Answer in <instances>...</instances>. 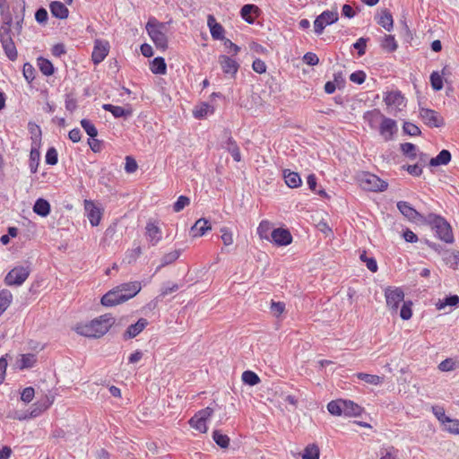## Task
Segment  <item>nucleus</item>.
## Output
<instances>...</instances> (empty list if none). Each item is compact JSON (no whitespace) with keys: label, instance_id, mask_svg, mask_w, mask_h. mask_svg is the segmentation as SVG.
I'll use <instances>...</instances> for the list:
<instances>
[{"label":"nucleus","instance_id":"f257e3e1","mask_svg":"<svg viewBox=\"0 0 459 459\" xmlns=\"http://www.w3.org/2000/svg\"><path fill=\"white\" fill-rule=\"evenodd\" d=\"M142 289L141 282L131 281L122 283L109 291L101 298V304L105 307H113L124 303L134 298Z\"/></svg>","mask_w":459,"mask_h":459},{"label":"nucleus","instance_id":"f03ea898","mask_svg":"<svg viewBox=\"0 0 459 459\" xmlns=\"http://www.w3.org/2000/svg\"><path fill=\"white\" fill-rule=\"evenodd\" d=\"M115 319L109 314L100 316L90 323L76 325L77 333L90 338H100L103 336L112 326Z\"/></svg>","mask_w":459,"mask_h":459},{"label":"nucleus","instance_id":"7ed1b4c3","mask_svg":"<svg viewBox=\"0 0 459 459\" xmlns=\"http://www.w3.org/2000/svg\"><path fill=\"white\" fill-rule=\"evenodd\" d=\"M145 29L157 48L161 50L167 49L166 23L159 22L154 17H151L145 25Z\"/></svg>","mask_w":459,"mask_h":459},{"label":"nucleus","instance_id":"20e7f679","mask_svg":"<svg viewBox=\"0 0 459 459\" xmlns=\"http://www.w3.org/2000/svg\"><path fill=\"white\" fill-rule=\"evenodd\" d=\"M426 221L432 225L436 230L437 236L446 243H452L454 236L449 223L441 216L430 213L426 218Z\"/></svg>","mask_w":459,"mask_h":459},{"label":"nucleus","instance_id":"39448f33","mask_svg":"<svg viewBox=\"0 0 459 459\" xmlns=\"http://www.w3.org/2000/svg\"><path fill=\"white\" fill-rule=\"evenodd\" d=\"M357 180L359 186L366 191L382 192L388 186L385 181L369 172H360L357 176Z\"/></svg>","mask_w":459,"mask_h":459},{"label":"nucleus","instance_id":"423d86ee","mask_svg":"<svg viewBox=\"0 0 459 459\" xmlns=\"http://www.w3.org/2000/svg\"><path fill=\"white\" fill-rule=\"evenodd\" d=\"M30 273L29 266H15L6 274L4 283L7 286H20L28 279Z\"/></svg>","mask_w":459,"mask_h":459},{"label":"nucleus","instance_id":"0eeeda50","mask_svg":"<svg viewBox=\"0 0 459 459\" xmlns=\"http://www.w3.org/2000/svg\"><path fill=\"white\" fill-rule=\"evenodd\" d=\"M213 413V410L210 407H206L198 412H196L190 420L189 425L200 431L201 433H205L207 431L206 422L211 418Z\"/></svg>","mask_w":459,"mask_h":459},{"label":"nucleus","instance_id":"6e6552de","mask_svg":"<svg viewBox=\"0 0 459 459\" xmlns=\"http://www.w3.org/2000/svg\"><path fill=\"white\" fill-rule=\"evenodd\" d=\"M338 21V12L337 10L325 11L320 15H318L314 22V29L315 32L317 35H321L324 31V29L327 25H331Z\"/></svg>","mask_w":459,"mask_h":459},{"label":"nucleus","instance_id":"1a4fd4ad","mask_svg":"<svg viewBox=\"0 0 459 459\" xmlns=\"http://www.w3.org/2000/svg\"><path fill=\"white\" fill-rule=\"evenodd\" d=\"M386 306L392 313H396L399 304L403 301L404 293L400 288L388 287L385 290Z\"/></svg>","mask_w":459,"mask_h":459},{"label":"nucleus","instance_id":"9d476101","mask_svg":"<svg viewBox=\"0 0 459 459\" xmlns=\"http://www.w3.org/2000/svg\"><path fill=\"white\" fill-rule=\"evenodd\" d=\"M420 117L429 127H440L445 124L443 117L433 109L420 108Z\"/></svg>","mask_w":459,"mask_h":459},{"label":"nucleus","instance_id":"9b49d317","mask_svg":"<svg viewBox=\"0 0 459 459\" xmlns=\"http://www.w3.org/2000/svg\"><path fill=\"white\" fill-rule=\"evenodd\" d=\"M384 101L390 109V112H398L405 107V99L400 91L387 92L384 98Z\"/></svg>","mask_w":459,"mask_h":459},{"label":"nucleus","instance_id":"f8f14e48","mask_svg":"<svg viewBox=\"0 0 459 459\" xmlns=\"http://www.w3.org/2000/svg\"><path fill=\"white\" fill-rule=\"evenodd\" d=\"M373 114L379 115L382 117L379 133L385 141H390L396 131V122L391 118L382 116L380 112L376 109L370 113V115Z\"/></svg>","mask_w":459,"mask_h":459},{"label":"nucleus","instance_id":"ddd939ff","mask_svg":"<svg viewBox=\"0 0 459 459\" xmlns=\"http://www.w3.org/2000/svg\"><path fill=\"white\" fill-rule=\"evenodd\" d=\"M109 43L107 40L96 39L91 54V59L95 65L101 63L109 52Z\"/></svg>","mask_w":459,"mask_h":459},{"label":"nucleus","instance_id":"4468645a","mask_svg":"<svg viewBox=\"0 0 459 459\" xmlns=\"http://www.w3.org/2000/svg\"><path fill=\"white\" fill-rule=\"evenodd\" d=\"M277 246H287L292 241V236L287 229L278 228L271 232V239Z\"/></svg>","mask_w":459,"mask_h":459},{"label":"nucleus","instance_id":"2eb2a0df","mask_svg":"<svg viewBox=\"0 0 459 459\" xmlns=\"http://www.w3.org/2000/svg\"><path fill=\"white\" fill-rule=\"evenodd\" d=\"M219 63L225 74L234 77L237 74L239 65L234 59L230 58L226 55H221L219 56Z\"/></svg>","mask_w":459,"mask_h":459},{"label":"nucleus","instance_id":"dca6fc26","mask_svg":"<svg viewBox=\"0 0 459 459\" xmlns=\"http://www.w3.org/2000/svg\"><path fill=\"white\" fill-rule=\"evenodd\" d=\"M397 208L401 213L411 221L415 222L422 219L421 214L411 207L408 202H398Z\"/></svg>","mask_w":459,"mask_h":459},{"label":"nucleus","instance_id":"f3484780","mask_svg":"<svg viewBox=\"0 0 459 459\" xmlns=\"http://www.w3.org/2000/svg\"><path fill=\"white\" fill-rule=\"evenodd\" d=\"M84 207L86 212H88L87 217L91 226H98L100 222L102 215L100 209L97 207L93 202L88 200L85 201Z\"/></svg>","mask_w":459,"mask_h":459},{"label":"nucleus","instance_id":"a211bd4d","mask_svg":"<svg viewBox=\"0 0 459 459\" xmlns=\"http://www.w3.org/2000/svg\"><path fill=\"white\" fill-rule=\"evenodd\" d=\"M148 325L145 318H140L135 324L130 325L123 334L125 340L137 336Z\"/></svg>","mask_w":459,"mask_h":459},{"label":"nucleus","instance_id":"6ab92c4d","mask_svg":"<svg viewBox=\"0 0 459 459\" xmlns=\"http://www.w3.org/2000/svg\"><path fill=\"white\" fill-rule=\"evenodd\" d=\"M207 25L210 29V32L213 39H224V28L216 22L213 15H208Z\"/></svg>","mask_w":459,"mask_h":459},{"label":"nucleus","instance_id":"aec40b11","mask_svg":"<svg viewBox=\"0 0 459 459\" xmlns=\"http://www.w3.org/2000/svg\"><path fill=\"white\" fill-rule=\"evenodd\" d=\"M103 109L109 111L116 118L128 117L132 115V109L130 108H126L120 106H114L112 104H104Z\"/></svg>","mask_w":459,"mask_h":459},{"label":"nucleus","instance_id":"412c9836","mask_svg":"<svg viewBox=\"0 0 459 459\" xmlns=\"http://www.w3.org/2000/svg\"><path fill=\"white\" fill-rule=\"evenodd\" d=\"M49 7L54 17L58 19H66L68 17L69 11L63 3L54 1L50 4Z\"/></svg>","mask_w":459,"mask_h":459},{"label":"nucleus","instance_id":"4be33fe9","mask_svg":"<svg viewBox=\"0 0 459 459\" xmlns=\"http://www.w3.org/2000/svg\"><path fill=\"white\" fill-rule=\"evenodd\" d=\"M211 230V225L209 221L201 218L195 221L194 226L191 228V233L193 237H201L205 234L207 230Z\"/></svg>","mask_w":459,"mask_h":459},{"label":"nucleus","instance_id":"5701e85b","mask_svg":"<svg viewBox=\"0 0 459 459\" xmlns=\"http://www.w3.org/2000/svg\"><path fill=\"white\" fill-rule=\"evenodd\" d=\"M227 140L225 142L224 148L231 154L235 161L239 162L241 160V154L238 146L232 137L226 134Z\"/></svg>","mask_w":459,"mask_h":459},{"label":"nucleus","instance_id":"b1692460","mask_svg":"<svg viewBox=\"0 0 459 459\" xmlns=\"http://www.w3.org/2000/svg\"><path fill=\"white\" fill-rule=\"evenodd\" d=\"M283 177L289 187L295 188L301 185V178L299 173L290 170H284Z\"/></svg>","mask_w":459,"mask_h":459},{"label":"nucleus","instance_id":"393cba45","mask_svg":"<svg viewBox=\"0 0 459 459\" xmlns=\"http://www.w3.org/2000/svg\"><path fill=\"white\" fill-rule=\"evenodd\" d=\"M33 212L39 216L46 217L50 212V204L47 200L39 198L34 204Z\"/></svg>","mask_w":459,"mask_h":459},{"label":"nucleus","instance_id":"a878e982","mask_svg":"<svg viewBox=\"0 0 459 459\" xmlns=\"http://www.w3.org/2000/svg\"><path fill=\"white\" fill-rule=\"evenodd\" d=\"M345 400L332 401L328 403L327 409L332 415H345Z\"/></svg>","mask_w":459,"mask_h":459},{"label":"nucleus","instance_id":"bb28decb","mask_svg":"<svg viewBox=\"0 0 459 459\" xmlns=\"http://www.w3.org/2000/svg\"><path fill=\"white\" fill-rule=\"evenodd\" d=\"M146 234L152 246H155L160 240V230L153 223L146 225Z\"/></svg>","mask_w":459,"mask_h":459},{"label":"nucleus","instance_id":"cd10ccee","mask_svg":"<svg viewBox=\"0 0 459 459\" xmlns=\"http://www.w3.org/2000/svg\"><path fill=\"white\" fill-rule=\"evenodd\" d=\"M377 23L386 30L390 31L393 29L394 24L391 13L387 10L381 11Z\"/></svg>","mask_w":459,"mask_h":459},{"label":"nucleus","instance_id":"c85d7f7f","mask_svg":"<svg viewBox=\"0 0 459 459\" xmlns=\"http://www.w3.org/2000/svg\"><path fill=\"white\" fill-rule=\"evenodd\" d=\"M451 160V153L447 150H442L438 155L429 160V165L436 167L446 165Z\"/></svg>","mask_w":459,"mask_h":459},{"label":"nucleus","instance_id":"c756f323","mask_svg":"<svg viewBox=\"0 0 459 459\" xmlns=\"http://www.w3.org/2000/svg\"><path fill=\"white\" fill-rule=\"evenodd\" d=\"M273 230V225L268 221H262L257 228V234L260 238L270 240L271 239V232Z\"/></svg>","mask_w":459,"mask_h":459},{"label":"nucleus","instance_id":"7c9ffc66","mask_svg":"<svg viewBox=\"0 0 459 459\" xmlns=\"http://www.w3.org/2000/svg\"><path fill=\"white\" fill-rule=\"evenodd\" d=\"M180 255V250H173L168 254H165L160 259V264L157 267L156 272L160 271L162 267L167 266L176 260L178 259Z\"/></svg>","mask_w":459,"mask_h":459},{"label":"nucleus","instance_id":"2f4dec72","mask_svg":"<svg viewBox=\"0 0 459 459\" xmlns=\"http://www.w3.org/2000/svg\"><path fill=\"white\" fill-rule=\"evenodd\" d=\"M437 368L442 372L454 371L459 368V360L453 358L446 359L438 364Z\"/></svg>","mask_w":459,"mask_h":459},{"label":"nucleus","instance_id":"473e14b6","mask_svg":"<svg viewBox=\"0 0 459 459\" xmlns=\"http://www.w3.org/2000/svg\"><path fill=\"white\" fill-rule=\"evenodd\" d=\"M2 47L8 58L14 61L17 58V50L13 39H5L1 41Z\"/></svg>","mask_w":459,"mask_h":459},{"label":"nucleus","instance_id":"72a5a7b5","mask_svg":"<svg viewBox=\"0 0 459 459\" xmlns=\"http://www.w3.org/2000/svg\"><path fill=\"white\" fill-rule=\"evenodd\" d=\"M13 301V294L8 290L0 291V316L7 309Z\"/></svg>","mask_w":459,"mask_h":459},{"label":"nucleus","instance_id":"f704fd0d","mask_svg":"<svg viewBox=\"0 0 459 459\" xmlns=\"http://www.w3.org/2000/svg\"><path fill=\"white\" fill-rule=\"evenodd\" d=\"M151 70L155 74H165L167 71V65L164 58L155 57L151 64Z\"/></svg>","mask_w":459,"mask_h":459},{"label":"nucleus","instance_id":"c9c22d12","mask_svg":"<svg viewBox=\"0 0 459 459\" xmlns=\"http://www.w3.org/2000/svg\"><path fill=\"white\" fill-rule=\"evenodd\" d=\"M357 377L368 384L374 385L381 384L384 380V377H379L377 375H371L367 373H358Z\"/></svg>","mask_w":459,"mask_h":459},{"label":"nucleus","instance_id":"e433bc0d","mask_svg":"<svg viewBox=\"0 0 459 459\" xmlns=\"http://www.w3.org/2000/svg\"><path fill=\"white\" fill-rule=\"evenodd\" d=\"M52 403H53V398L49 399L48 397H47L44 402L35 403L34 406L36 408L31 411L30 416H32V417L39 416L42 411H46Z\"/></svg>","mask_w":459,"mask_h":459},{"label":"nucleus","instance_id":"4c0bfd02","mask_svg":"<svg viewBox=\"0 0 459 459\" xmlns=\"http://www.w3.org/2000/svg\"><path fill=\"white\" fill-rule=\"evenodd\" d=\"M11 24H12V18L11 17L5 18V22L0 27V41L12 39Z\"/></svg>","mask_w":459,"mask_h":459},{"label":"nucleus","instance_id":"58836bf2","mask_svg":"<svg viewBox=\"0 0 459 459\" xmlns=\"http://www.w3.org/2000/svg\"><path fill=\"white\" fill-rule=\"evenodd\" d=\"M37 361L36 356L34 354H23L20 359V368H32Z\"/></svg>","mask_w":459,"mask_h":459},{"label":"nucleus","instance_id":"ea45409f","mask_svg":"<svg viewBox=\"0 0 459 459\" xmlns=\"http://www.w3.org/2000/svg\"><path fill=\"white\" fill-rule=\"evenodd\" d=\"M242 381L245 384L253 386V385H257L260 382V378L257 376V374H255V372L247 370V371H244L242 374Z\"/></svg>","mask_w":459,"mask_h":459},{"label":"nucleus","instance_id":"a19ab883","mask_svg":"<svg viewBox=\"0 0 459 459\" xmlns=\"http://www.w3.org/2000/svg\"><path fill=\"white\" fill-rule=\"evenodd\" d=\"M38 65L43 74L48 75V76L53 74L54 66L49 60L42 58V57L39 58Z\"/></svg>","mask_w":459,"mask_h":459},{"label":"nucleus","instance_id":"79ce46f5","mask_svg":"<svg viewBox=\"0 0 459 459\" xmlns=\"http://www.w3.org/2000/svg\"><path fill=\"white\" fill-rule=\"evenodd\" d=\"M345 416H358L361 413V407L351 401L345 400Z\"/></svg>","mask_w":459,"mask_h":459},{"label":"nucleus","instance_id":"37998d69","mask_svg":"<svg viewBox=\"0 0 459 459\" xmlns=\"http://www.w3.org/2000/svg\"><path fill=\"white\" fill-rule=\"evenodd\" d=\"M302 459H319L318 446L316 445L307 446L304 450Z\"/></svg>","mask_w":459,"mask_h":459},{"label":"nucleus","instance_id":"c03bdc74","mask_svg":"<svg viewBox=\"0 0 459 459\" xmlns=\"http://www.w3.org/2000/svg\"><path fill=\"white\" fill-rule=\"evenodd\" d=\"M212 437L215 443L221 448H227L230 445L229 437L221 434L219 430L213 432Z\"/></svg>","mask_w":459,"mask_h":459},{"label":"nucleus","instance_id":"a18cd8bd","mask_svg":"<svg viewBox=\"0 0 459 459\" xmlns=\"http://www.w3.org/2000/svg\"><path fill=\"white\" fill-rule=\"evenodd\" d=\"M81 126L90 137L95 138L98 135L97 128L90 120L86 118L82 119Z\"/></svg>","mask_w":459,"mask_h":459},{"label":"nucleus","instance_id":"49530a36","mask_svg":"<svg viewBox=\"0 0 459 459\" xmlns=\"http://www.w3.org/2000/svg\"><path fill=\"white\" fill-rule=\"evenodd\" d=\"M39 152L32 149L30 154V169L31 173H36L39 163Z\"/></svg>","mask_w":459,"mask_h":459},{"label":"nucleus","instance_id":"de8ad7c7","mask_svg":"<svg viewBox=\"0 0 459 459\" xmlns=\"http://www.w3.org/2000/svg\"><path fill=\"white\" fill-rule=\"evenodd\" d=\"M443 426L446 431L452 434H459V420L448 418Z\"/></svg>","mask_w":459,"mask_h":459},{"label":"nucleus","instance_id":"09e8293b","mask_svg":"<svg viewBox=\"0 0 459 459\" xmlns=\"http://www.w3.org/2000/svg\"><path fill=\"white\" fill-rule=\"evenodd\" d=\"M382 48L388 52L396 50L397 43L394 39V37L391 35H385L384 40L382 41Z\"/></svg>","mask_w":459,"mask_h":459},{"label":"nucleus","instance_id":"8fccbe9b","mask_svg":"<svg viewBox=\"0 0 459 459\" xmlns=\"http://www.w3.org/2000/svg\"><path fill=\"white\" fill-rule=\"evenodd\" d=\"M257 7L254 4H245L240 11L242 18L248 23H253L254 19L250 17V13L256 10Z\"/></svg>","mask_w":459,"mask_h":459},{"label":"nucleus","instance_id":"3c124183","mask_svg":"<svg viewBox=\"0 0 459 459\" xmlns=\"http://www.w3.org/2000/svg\"><path fill=\"white\" fill-rule=\"evenodd\" d=\"M459 304V297L457 295H452L449 297H446L443 301H439L437 304V309H443L446 306H456Z\"/></svg>","mask_w":459,"mask_h":459},{"label":"nucleus","instance_id":"603ef678","mask_svg":"<svg viewBox=\"0 0 459 459\" xmlns=\"http://www.w3.org/2000/svg\"><path fill=\"white\" fill-rule=\"evenodd\" d=\"M401 150L403 153L411 159L416 158V146L411 143H405L401 144Z\"/></svg>","mask_w":459,"mask_h":459},{"label":"nucleus","instance_id":"864d4df0","mask_svg":"<svg viewBox=\"0 0 459 459\" xmlns=\"http://www.w3.org/2000/svg\"><path fill=\"white\" fill-rule=\"evenodd\" d=\"M270 310L274 316L278 317L285 311V304L281 301L272 300Z\"/></svg>","mask_w":459,"mask_h":459},{"label":"nucleus","instance_id":"5fc2aeb1","mask_svg":"<svg viewBox=\"0 0 459 459\" xmlns=\"http://www.w3.org/2000/svg\"><path fill=\"white\" fill-rule=\"evenodd\" d=\"M431 86L435 91H440L443 88V80L437 72H433L430 75Z\"/></svg>","mask_w":459,"mask_h":459},{"label":"nucleus","instance_id":"6e6d98bb","mask_svg":"<svg viewBox=\"0 0 459 459\" xmlns=\"http://www.w3.org/2000/svg\"><path fill=\"white\" fill-rule=\"evenodd\" d=\"M411 305H412V303L411 301L403 303V306L400 310V316L402 319L408 320L411 317V316H412Z\"/></svg>","mask_w":459,"mask_h":459},{"label":"nucleus","instance_id":"4d7b16f0","mask_svg":"<svg viewBox=\"0 0 459 459\" xmlns=\"http://www.w3.org/2000/svg\"><path fill=\"white\" fill-rule=\"evenodd\" d=\"M403 128V132L411 136L420 135L421 133L420 128L411 122H405Z\"/></svg>","mask_w":459,"mask_h":459},{"label":"nucleus","instance_id":"13d9d810","mask_svg":"<svg viewBox=\"0 0 459 459\" xmlns=\"http://www.w3.org/2000/svg\"><path fill=\"white\" fill-rule=\"evenodd\" d=\"M190 204V200L188 197L185 195H180L177 202L173 205V210L175 212H178L182 211L186 206H187Z\"/></svg>","mask_w":459,"mask_h":459},{"label":"nucleus","instance_id":"bf43d9fd","mask_svg":"<svg viewBox=\"0 0 459 459\" xmlns=\"http://www.w3.org/2000/svg\"><path fill=\"white\" fill-rule=\"evenodd\" d=\"M46 162L49 165H56L57 163V152L54 147L48 150Z\"/></svg>","mask_w":459,"mask_h":459},{"label":"nucleus","instance_id":"052dcab7","mask_svg":"<svg viewBox=\"0 0 459 459\" xmlns=\"http://www.w3.org/2000/svg\"><path fill=\"white\" fill-rule=\"evenodd\" d=\"M221 240L225 246H230L233 243V236L228 228H221Z\"/></svg>","mask_w":459,"mask_h":459},{"label":"nucleus","instance_id":"680f3d73","mask_svg":"<svg viewBox=\"0 0 459 459\" xmlns=\"http://www.w3.org/2000/svg\"><path fill=\"white\" fill-rule=\"evenodd\" d=\"M367 47V39L359 38L354 44L353 48L358 50V54L359 56H363L366 52Z\"/></svg>","mask_w":459,"mask_h":459},{"label":"nucleus","instance_id":"e2e57ef3","mask_svg":"<svg viewBox=\"0 0 459 459\" xmlns=\"http://www.w3.org/2000/svg\"><path fill=\"white\" fill-rule=\"evenodd\" d=\"M366 74L363 71H356L350 75V80L358 84H361L365 82Z\"/></svg>","mask_w":459,"mask_h":459},{"label":"nucleus","instance_id":"0e129e2a","mask_svg":"<svg viewBox=\"0 0 459 459\" xmlns=\"http://www.w3.org/2000/svg\"><path fill=\"white\" fill-rule=\"evenodd\" d=\"M211 106L207 103H203L200 107L196 108L194 110V116L196 118L204 117L207 115L209 108Z\"/></svg>","mask_w":459,"mask_h":459},{"label":"nucleus","instance_id":"69168bd1","mask_svg":"<svg viewBox=\"0 0 459 459\" xmlns=\"http://www.w3.org/2000/svg\"><path fill=\"white\" fill-rule=\"evenodd\" d=\"M380 459H397V450L393 446L382 450Z\"/></svg>","mask_w":459,"mask_h":459},{"label":"nucleus","instance_id":"338daca9","mask_svg":"<svg viewBox=\"0 0 459 459\" xmlns=\"http://www.w3.org/2000/svg\"><path fill=\"white\" fill-rule=\"evenodd\" d=\"M34 394H35L34 388H32V387H26L22 392L21 399L24 403H30L33 399Z\"/></svg>","mask_w":459,"mask_h":459},{"label":"nucleus","instance_id":"774afa93","mask_svg":"<svg viewBox=\"0 0 459 459\" xmlns=\"http://www.w3.org/2000/svg\"><path fill=\"white\" fill-rule=\"evenodd\" d=\"M137 168H138V166H137L135 160L130 156H126L125 170L127 173H133L137 169Z\"/></svg>","mask_w":459,"mask_h":459}]
</instances>
